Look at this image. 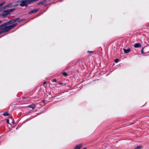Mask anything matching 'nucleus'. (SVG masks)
I'll list each match as a JSON object with an SVG mask.
<instances>
[{"instance_id": "nucleus-2", "label": "nucleus", "mask_w": 149, "mask_h": 149, "mask_svg": "<svg viewBox=\"0 0 149 149\" xmlns=\"http://www.w3.org/2000/svg\"><path fill=\"white\" fill-rule=\"evenodd\" d=\"M9 14L7 10L4 11V13L2 14H0V15L2 16L3 17H6Z\"/></svg>"}, {"instance_id": "nucleus-11", "label": "nucleus", "mask_w": 149, "mask_h": 149, "mask_svg": "<svg viewBox=\"0 0 149 149\" xmlns=\"http://www.w3.org/2000/svg\"><path fill=\"white\" fill-rule=\"evenodd\" d=\"M15 10V8H12L9 10H6L7 11L8 13L9 14L10 13L13 12V11Z\"/></svg>"}, {"instance_id": "nucleus-14", "label": "nucleus", "mask_w": 149, "mask_h": 149, "mask_svg": "<svg viewBox=\"0 0 149 149\" xmlns=\"http://www.w3.org/2000/svg\"><path fill=\"white\" fill-rule=\"evenodd\" d=\"M63 74L65 76H67L68 75V74L65 72H63Z\"/></svg>"}, {"instance_id": "nucleus-18", "label": "nucleus", "mask_w": 149, "mask_h": 149, "mask_svg": "<svg viewBox=\"0 0 149 149\" xmlns=\"http://www.w3.org/2000/svg\"><path fill=\"white\" fill-rule=\"evenodd\" d=\"M3 24L0 25V30H1V31H2V27H3Z\"/></svg>"}, {"instance_id": "nucleus-13", "label": "nucleus", "mask_w": 149, "mask_h": 149, "mask_svg": "<svg viewBox=\"0 0 149 149\" xmlns=\"http://www.w3.org/2000/svg\"><path fill=\"white\" fill-rule=\"evenodd\" d=\"M142 148V146L141 145H140L137 147L136 148L134 149H140Z\"/></svg>"}, {"instance_id": "nucleus-9", "label": "nucleus", "mask_w": 149, "mask_h": 149, "mask_svg": "<svg viewBox=\"0 0 149 149\" xmlns=\"http://www.w3.org/2000/svg\"><path fill=\"white\" fill-rule=\"evenodd\" d=\"M11 24L10 21V20L8 22H6V23H3V26H6L7 25H9V24Z\"/></svg>"}, {"instance_id": "nucleus-17", "label": "nucleus", "mask_w": 149, "mask_h": 149, "mask_svg": "<svg viewBox=\"0 0 149 149\" xmlns=\"http://www.w3.org/2000/svg\"><path fill=\"white\" fill-rule=\"evenodd\" d=\"M144 49V47H143L142 48V50H141V53L142 54H144V52H143V49Z\"/></svg>"}, {"instance_id": "nucleus-12", "label": "nucleus", "mask_w": 149, "mask_h": 149, "mask_svg": "<svg viewBox=\"0 0 149 149\" xmlns=\"http://www.w3.org/2000/svg\"><path fill=\"white\" fill-rule=\"evenodd\" d=\"M28 107H29L33 109L36 107V105L34 104H33L29 105Z\"/></svg>"}, {"instance_id": "nucleus-22", "label": "nucleus", "mask_w": 149, "mask_h": 149, "mask_svg": "<svg viewBox=\"0 0 149 149\" xmlns=\"http://www.w3.org/2000/svg\"><path fill=\"white\" fill-rule=\"evenodd\" d=\"M53 81L54 82H55L56 81V80L55 79H54L53 80Z\"/></svg>"}, {"instance_id": "nucleus-1", "label": "nucleus", "mask_w": 149, "mask_h": 149, "mask_svg": "<svg viewBox=\"0 0 149 149\" xmlns=\"http://www.w3.org/2000/svg\"><path fill=\"white\" fill-rule=\"evenodd\" d=\"M17 24V23H15L8 26H4L2 27V31H0L1 33H5L7 32L10 29L16 26Z\"/></svg>"}, {"instance_id": "nucleus-7", "label": "nucleus", "mask_w": 149, "mask_h": 149, "mask_svg": "<svg viewBox=\"0 0 149 149\" xmlns=\"http://www.w3.org/2000/svg\"><path fill=\"white\" fill-rule=\"evenodd\" d=\"M19 18H15L13 19L12 20H10L11 22V24H13V23H14V22H16V21H17L18 20H19Z\"/></svg>"}, {"instance_id": "nucleus-21", "label": "nucleus", "mask_w": 149, "mask_h": 149, "mask_svg": "<svg viewBox=\"0 0 149 149\" xmlns=\"http://www.w3.org/2000/svg\"><path fill=\"white\" fill-rule=\"evenodd\" d=\"M46 83V81H45L43 82V86H44V85Z\"/></svg>"}, {"instance_id": "nucleus-25", "label": "nucleus", "mask_w": 149, "mask_h": 149, "mask_svg": "<svg viewBox=\"0 0 149 149\" xmlns=\"http://www.w3.org/2000/svg\"><path fill=\"white\" fill-rule=\"evenodd\" d=\"M2 11V9H0V13H1V12Z\"/></svg>"}, {"instance_id": "nucleus-29", "label": "nucleus", "mask_w": 149, "mask_h": 149, "mask_svg": "<svg viewBox=\"0 0 149 149\" xmlns=\"http://www.w3.org/2000/svg\"><path fill=\"white\" fill-rule=\"evenodd\" d=\"M1 34V32L0 31V34Z\"/></svg>"}, {"instance_id": "nucleus-20", "label": "nucleus", "mask_w": 149, "mask_h": 149, "mask_svg": "<svg viewBox=\"0 0 149 149\" xmlns=\"http://www.w3.org/2000/svg\"><path fill=\"white\" fill-rule=\"evenodd\" d=\"M6 122L8 124H9V120L8 119H7L6 120Z\"/></svg>"}, {"instance_id": "nucleus-10", "label": "nucleus", "mask_w": 149, "mask_h": 149, "mask_svg": "<svg viewBox=\"0 0 149 149\" xmlns=\"http://www.w3.org/2000/svg\"><path fill=\"white\" fill-rule=\"evenodd\" d=\"M124 52L125 53H127L130 52L131 51V49H123Z\"/></svg>"}, {"instance_id": "nucleus-23", "label": "nucleus", "mask_w": 149, "mask_h": 149, "mask_svg": "<svg viewBox=\"0 0 149 149\" xmlns=\"http://www.w3.org/2000/svg\"><path fill=\"white\" fill-rule=\"evenodd\" d=\"M88 52L89 53H91L92 52H91V51H88Z\"/></svg>"}, {"instance_id": "nucleus-5", "label": "nucleus", "mask_w": 149, "mask_h": 149, "mask_svg": "<svg viewBox=\"0 0 149 149\" xmlns=\"http://www.w3.org/2000/svg\"><path fill=\"white\" fill-rule=\"evenodd\" d=\"M82 144H80L76 146L75 149H80L82 147Z\"/></svg>"}, {"instance_id": "nucleus-6", "label": "nucleus", "mask_w": 149, "mask_h": 149, "mask_svg": "<svg viewBox=\"0 0 149 149\" xmlns=\"http://www.w3.org/2000/svg\"><path fill=\"white\" fill-rule=\"evenodd\" d=\"M38 9H34L33 10H32L31 11L29 12L28 13V14H31L32 13H35L37 12H38Z\"/></svg>"}, {"instance_id": "nucleus-19", "label": "nucleus", "mask_w": 149, "mask_h": 149, "mask_svg": "<svg viewBox=\"0 0 149 149\" xmlns=\"http://www.w3.org/2000/svg\"><path fill=\"white\" fill-rule=\"evenodd\" d=\"M118 59H116L115 60V62L116 63H117L118 62Z\"/></svg>"}, {"instance_id": "nucleus-27", "label": "nucleus", "mask_w": 149, "mask_h": 149, "mask_svg": "<svg viewBox=\"0 0 149 149\" xmlns=\"http://www.w3.org/2000/svg\"><path fill=\"white\" fill-rule=\"evenodd\" d=\"M83 149H87L86 148H83Z\"/></svg>"}, {"instance_id": "nucleus-16", "label": "nucleus", "mask_w": 149, "mask_h": 149, "mask_svg": "<svg viewBox=\"0 0 149 149\" xmlns=\"http://www.w3.org/2000/svg\"><path fill=\"white\" fill-rule=\"evenodd\" d=\"M5 3V2H3L1 3H0V8L2 7L4 4Z\"/></svg>"}, {"instance_id": "nucleus-24", "label": "nucleus", "mask_w": 149, "mask_h": 149, "mask_svg": "<svg viewBox=\"0 0 149 149\" xmlns=\"http://www.w3.org/2000/svg\"><path fill=\"white\" fill-rule=\"evenodd\" d=\"M21 2V1H20V0H18V1H17V2L18 3H19V2Z\"/></svg>"}, {"instance_id": "nucleus-15", "label": "nucleus", "mask_w": 149, "mask_h": 149, "mask_svg": "<svg viewBox=\"0 0 149 149\" xmlns=\"http://www.w3.org/2000/svg\"><path fill=\"white\" fill-rule=\"evenodd\" d=\"M3 115L4 116H7L9 115V114L7 112H5L3 114Z\"/></svg>"}, {"instance_id": "nucleus-4", "label": "nucleus", "mask_w": 149, "mask_h": 149, "mask_svg": "<svg viewBox=\"0 0 149 149\" xmlns=\"http://www.w3.org/2000/svg\"><path fill=\"white\" fill-rule=\"evenodd\" d=\"M12 5V3H9V4H8L7 5H6V6L3 7L1 9H2V10L7 8H8L9 7H10Z\"/></svg>"}, {"instance_id": "nucleus-28", "label": "nucleus", "mask_w": 149, "mask_h": 149, "mask_svg": "<svg viewBox=\"0 0 149 149\" xmlns=\"http://www.w3.org/2000/svg\"><path fill=\"white\" fill-rule=\"evenodd\" d=\"M36 1H37L38 0H35Z\"/></svg>"}, {"instance_id": "nucleus-26", "label": "nucleus", "mask_w": 149, "mask_h": 149, "mask_svg": "<svg viewBox=\"0 0 149 149\" xmlns=\"http://www.w3.org/2000/svg\"><path fill=\"white\" fill-rule=\"evenodd\" d=\"M1 23V20H0V24Z\"/></svg>"}, {"instance_id": "nucleus-3", "label": "nucleus", "mask_w": 149, "mask_h": 149, "mask_svg": "<svg viewBox=\"0 0 149 149\" xmlns=\"http://www.w3.org/2000/svg\"><path fill=\"white\" fill-rule=\"evenodd\" d=\"M20 6L21 7H24V6H27V5L26 3L25 0H22L21 3L20 4Z\"/></svg>"}, {"instance_id": "nucleus-8", "label": "nucleus", "mask_w": 149, "mask_h": 149, "mask_svg": "<svg viewBox=\"0 0 149 149\" xmlns=\"http://www.w3.org/2000/svg\"><path fill=\"white\" fill-rule=\"evenodd\" d=\"M134 47L135 48H138L141 47V44L139 43H136L134 46Z\"/></svg>"}]
</instances>
